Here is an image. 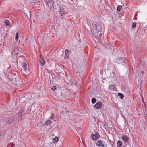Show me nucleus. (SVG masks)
Masks as SVG:
<instances>
[{"mask_svg": "<svg viewBox=\"0 0 147 147\" xmlns=\"http://www.w3.org/2000/svg\"><path fill=\"white\" fill-rule=\"evenodd\" d=\"M96 145L97 146H102L103 147H104V144H103V142L101 141V140H99L97 142V143L96 144Z\"/></svg>", "mask_w": 147, "mask_h": 147, "instance_id": "9b49d317", "label": "nucleus"}, {"mask_svg": "<svg viewBox=\"0 0 147 147\" xmlns=\"http://www.w3.org/2000/svg\"><path fill=\"white\" fill-rule=\"evenodd\" d=\"M92 34L95 36V38H97L98 40H100L101 39L102 36V33L100 31H98L96 33H95V31L94 30L91 31Z\"/></svg>", "mask_w": 147, "mask_h": 147, "instance_id": "f03ea898", "label": "nucleus"}, {"mask_svg": "<svg viewBox=\"0 0 147 147\" xmlns=\"http://www.w3.org/2000/svg\"><path fill=\"white\" fill-rule=\"evenodd\" d=\"M14 121V117L13 116L9 117L6 120V123L9 125H10Z\"/></svg>", "mask_w": 147, "mask_h": 147, "instance_id": "7ed1b4c3", "label": "nucleus"}, {"mask_svg": "<svg viewBox=\"0 0 147 147\" xmlns=\"http://www.w3.org/2000/svg\"><path fill=\"white\" fill-rule=\"evenodd\" d=\"M122 8V6L118 5L117 7V10L118 11H119Z\"/></svg>", "mask_w": 147, "mask_h": 147, "instance_id": "412c9836", "label": "nucleus"}, {"mask_svg": "<svg viewBox=\"0 0 147 147\" xmlns=\"http://www.w3.org/2000/svg\"><path fill=\"white\" fill-rule=\"evenodd\" d=\"M66 78L67 79V82H69V83H70L71 82H72V78L71 76H66Z\"/></svg>", "mask_w": 147, "mask_h": 147, "instance_id": "f8f14e48", "label": "nucleus"}, {"mask_svg": "<svg viewBox=\"0 0 147 147\" xmlns=\"http://www.w3.org/2000/svg\"><path fill=\"white\" fill-rule=\"evenodd\" d=\"M142 74H143L144 73V71H142L141 72Z\"/></svg>", "mask_w": 147, "mask_h": 147, "instance_id": "2f4dec72", "label": "nucleus"}, {"mask_svg": "<svg viewBox=\"0 0 147 147\" xmlns=\"http://www.w3.org/2000/svg\"><path fill=\"white\" fill-rule=\"evenodd\" d=\"M59 8V10L58 11L61 16H62L65 13V11L64 8H63V7L61 6H60Z\"/></svg>", "mask_w": 147, "mask_h": 147, "instance_id": "423d86ee", "label": "nucleus"}, {"mask_svg": "<svg viewBox=\"0 0 147 147\" xmlns=\"http://www.w3.org/2000/svg\"><path fill=\"white\" fill-rule=\"evenodd\" d=\"M96 135H95L96 136H98V138L99 137V135L98 133V132L96 133Z\"/></svg>", "mask_w": 147, "mask_h": 147, "instance_id": "7c9ffc66", "label": "nucleus"}, {"mask_svg": "<svg viewBox=\"0 0 147 147\" xmlns=\"http://www.w3.org/2000/svg\"><path fill=\"white\" fill-rule=\"evenodd\" d=\"M26 62L27 61H26L24 62L22 65L23 70L25 72H27L28 70Z\"/></svg>", "mask_w": 147, "mask_h": 147, "instance_id": "39448f33", "label": "nucleus"}, {"mask_svg": "<svg viewBox=\"0 0 147 147\" xmlns=\"http://www.w3.org/2000/svg\"><path fill=\"white\" fill-rule=\"evenodd\" d=\"M56 89V86H54L53 87H52L51 88V90H55Z\"/></svg>", "mask_w": 147, "mask_h": 147, "instance_id": "bb28decb", "label": "nucleus"}, {"mask_svg": "<svg viewBox=\"0 0 147 147\" xmlns=\"http://www.w3.org/2000/svg\"><path fill=\"white\" fill-rule=\"evenodd\" d=\"M54 140L55 141H56L57 142L58 140V137H55L54 138Z\"/></svg>", "mask_w": 147, "mask_h": 147, "instance_id": "cd10ccee", "label": "nucleus"}, {"mask_svg": "<svg viewBox=\"0 0 147 147\" xmlns=\"http://www.w3.org/2000/svg\"><path fill=\"white\" fill-rule=\"evenodd\" d=\"M71 3L72 4H75L77 1V0H70Z\"/></svg>", "mask_w": 147, "mask_h": 147, "instance_id": "5701e85b", "label": "nucleus"}, {"mask_svg": "<svg viewBox=\"0 0 147 147\" xmlns=\"http://www.w3.org/2000/svg\"><path fill=\"white\" fill-rule=\"evenodd\" d=\"M51 123V121L50 120H47L45 121V123L47 125H50Z\"/></svg>", "mask_w": 147, "mask_h": 147, "instance_id": "aec40b11", "label": "nucleus"}, {"mask_svg": "<svg viewBox=\"0 0 147 147\" xmlns=\"http://www.w3.org/2000/svg\"><path fill=\"white\" fill-rule=\"evenodd\" d=\"M91 138L93 140H96L98 138V136H96L94 134H92L91 135Z\"/></svg>", "mask_w": 147, "mask_h": 147, "instance_id": "ddd939ff", "label": "nucleus"}, {"mask_svg": "<svg viewBox=\"0 0 147 147\" xmlns=\"http://www.w3.org/2000/svg\"><path fill=\"white\" fill-rule=\"evenodd\" d=\"M92 25L93 28L92 31L94 30L95 33L98 32V31H100L102 27V25L98 23H94L92 24Z\"/></svg>", "mask_w": 147, "mask_h": 147, "instance_id": "f257e3e1", "label": "nucleus"}, {"mask_svg": "<svg viewBox=\"0 0 147 147\" xmlns=\"http://www.w3.org/2000/svg\"><path fill=\"white\" fill-rule=\"evenodd\" d=\"M118 96H119V97L121 99H123L124 97V95L121 93H118Z\"/></svg>", "mask_w": 147, "mask_h": 147, "instance_id": "dca6fc26", "label": "nucleus"}, {"mask_svg": "<svg viewBox=\"0 0 147 147\" xmlns=\"http://www.w3.org/2000/svg\"><path fill=\"white\" fill-rule=\"evenodd\" d=\"M68 50L67 49H66L65 50V53L66 55H68Z\"/></svg>", "mask_w": 147, "mask_h": 147, "instance_id": "a878e982", "label": "nucleus"}, {"mask_svg": "<svg viewBox=\"0 0 147 147\" xmlns=\"http://www.w3.org/2000/svg\"><path fill=\"white\" fill-rule=\"evenodd\" d=\"M19 38V35L18 34V33L17 32L16 35V37H15V39L16 41L18 40Z\"/></svg>", "mask_w": 147, "mask_h": 147, "instance_id": "b1692460", "label": "nucleus"}, {"mask_svg": "<svg viewBox=\"0 0 147 147\" xmlns=\"http://www.w3.org/2000/svg\"><path fill=\"white\" fill-rule=\"evenodd\" d=\"M4 24L8 26L10 24V22L7 20H5L4 21Z\"/></svg>", "mask_w": 147, "mask_h": 147, "instance_id": "6ab92c4d", "label": "nucleus"}, {"mask_svg": "<svg viewBox=\"0 0 147 147\" xmlns=\"http://www.w3.org/2000/svg\"><path fill=\"white\" fill-rule=\"evenodd\" d=\"M122 142L120 141H118L117 143V145L118 147H121Z\"/></svg>", "mask_w": 147, "mask_h": 147, "instance_id": "2eb2a0df", "label": "nucleus"}, {"mask_svg": "<svg viewBox=\"0 0 147 147\" xmlns=\"http://www.w3.org/2000/svg\"><path fill=\"white\" fill-rule=\"evenodd\" d=\"M40 58L39 59V62L41 66H42L44 64L45 61L42 58L40 55Z\"/></svg>", "mask_w": 147, "mask_h": 147, "instance_id": "1a4fd4ad", "label": "nucleus"}, {"mask_svg": "<svg viewBox=\"0 0 147 147\" xmlns=\"http://www.w3.org/2000/svg\"><path fill=\"white\" fill-rule=\"evenodd\" d=\"M109 88L111 90H115V87L114 86L111 85L109 86Z\"/></svg>", "mask_w": 147, "mask_h": 147, "instance_id": "4468645a", "label": "nucleus"}, {"mask_svg": "<svg viewBox=\"0 0 147 147\" xmlns=\"http://www.w3.org/2000/svg\"><path fill=\"white\" fill-rule=\"evenodd\" d=\"M8 78L10 80L13 81H14L15 80V81H16V78H14L12 74L8 76Z\"/></svg>", "mask_w": 147, "mask_h": 147, "instance_id": "9d476101", "label": "nucleus"}, {"mask_svg": "<svg viewBox=\"0 0 147 147\" xmlns=\"http://www.w3.org/2000/svg\"><path fill=\"white\" fill-rule=\"evenodd\" d=\"M96 101V99L94 98H92V102L93 104H94Z\"/></svg>", "mask_w": 147, "mask_h": 147, "instance_id": "4be33fe9", "label": "nucleus"}, {"mask_svg": "<svg viewBox=\"0 0 147 147\" xmlns=\"http://www.w3.org/2000/svg\"><path fill=\"white\" fill-rule=\"evenodd\" d=\"M69 113V112L67 111L66 113L65 112V111L64 110H63V112L62 113H61V115H64L65 116H66V115L68 114Z\"/></svg>", "mask_w": 147, "mask_h": 147, "instance_id": "f3484780", "label": "nucleus"}, {"mask_svg": "<svg viewBox=\"0 0 147 147\" xmlns=\"http://www.w3.org/2000/svg\"><path fill=\"white\" fill-rule=\"evenodd\" d=\"M95 107L97 109H100L102 107V103L100 102H97L95 104Z\"/></svg>", "mask_w": 147, "mask_h": 147, "instance_id": "6e6552de", "label": "nucleus"}, {"mask_svg": "<svg viewBox=\"0 0 147 147\" xmlns=\"http://www.w3.org/2000/svg\"><path fill=\"white\" fill-rule=\"evenodd\" d=\"M22 111H20L16 115L17 120H19L21 119H22Z\"/></svg>", "mask_w": 147, "mask_h": 147, "instance_id": "20e7f679", "label": "nucleus"}, {"mask_svg": "<svg viewBox=\"0 0 147 147\" xmlns=\"http://www.w3.org/2000/svg\"><path fill=\"white\" fill-rule=\"evenodd\" d=\"M15 146V145L13 143H11V147H13L14 146Z\"/></svg>", "mask_w": 147, "mask_h": 147, "instance_id": "c756f323", "label": "nucleus"}, {"mask_svg": "<svg viewBox=\"0 0 147 147\" xmlns=\"http://www.w3.org/2000/svg\"><path fill=\"white\" fill-rule=\"evenodd\" d=\"M51 119H53L54 118V115L53 114H52L51 115Z\"/></svg>", "mask_w": 147, "mask_h": 147, "instance_id": "c85d7f7f", "label": "nucleus"}, {"mask_svg": "<svg viewBox=\"0 0 147 147\" xmlns=\"http://www.w3.org/2000/svg\"><path fill=\"white\" fill-rule=\"evenodd\" d=\"M48 7L51 8L53 6V4L51 2H49L47 3Z\"/></svg>", "mask_w": 147, "mask_h": 147, "instance_id": "a211bd4d", "label": "nucleus"}, {"mask_svg": "<svg viewBox=\"0 0 147 147\" xmlns=\"http://www.w3.org/2000/svg\"><path fill=\"white\" fill-rule=\"evenodd\" d=\"M132 28H136V26L135 23H133L132 24Z\"/></svg>", "mask_w": 147, "mask_h": 147, "instance_id": "393cba45", "label": "nucleus"}, {"mask_svg": "<svg viewBox=\"0 0 147 147\" xmlns=\"http://www.w3.org/2000/svg\"><path fill=\"white\" fill-rule=\"evenodd\" d=\"M122 138L124 142L125 143L128 142L129 140V138L128 136L125 135L122 136Z\"/></svg>", "mask_w": 147, "mask_h": 147, "instance_id": "0eeeda50", "label": "nucleus"}]
</instances>
